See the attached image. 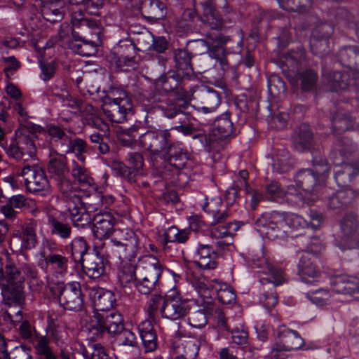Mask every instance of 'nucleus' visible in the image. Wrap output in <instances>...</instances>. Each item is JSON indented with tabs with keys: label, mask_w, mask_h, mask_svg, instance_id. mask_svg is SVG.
<instances>
[{
	"label": "nucleus",
	"mask_w": 359,
	"mask_h": 359,
	"mask_svg": "<svg viewBox=\"0 0 359 359\" xmlns=\"http://www.w3.org/2000/svg\"><path fill=\"white\" fill-rule=\"evenodd\" d=\"M183 76L178 72L169 71L156 80L155 87L166 93L174 92L176 95H181L183 92L181 86Z\"/></svg>",
	"instance_id": "393cba45"
},
{
	"label": "nucleus",
	"mask_w": 359,
	"mask_h": 359,
	"mask_svg": "<svg viewBox=\"0 0 359 359\" xmlns=\"http://www.w3.org/2000/svg\"><path fill=\"white\" fill-rule=\"evenodd\" d=\"M4 281L3 283L16 286H24L27 278L29 287L34 291H39L43 286V281L38 278V271L30 263L8 264L5 266Z\"/></svg>",
	"instance_id": "f257e3e1"
},
{
	"label": "nucleus",
	"mask_w": 359,
	"mask_h": 359,
	"mask_svg": "<svg viewBox=\"0 0 359 359\" xmlns=\"http://www.w3.org/2000/svg\"><path fill=\"white\" fill-rule=\"evenodd\" d=\"M42 128L40 126L29 123L15 132V140L25 155L32 157L35 154L36 133L40 132Z\"/></svg>",
	"instance_id": "f3484780"
},
{
	"label": "nucleus",
	"mask_w": 359,
	"mask_h": 359,
	"mask_svg": "<svg viewBox=\"0 0 359 359\" xmlns=\"http://www.w3.org/2000/svg\"><path fill=\"white\" fill-rule=\"evenodd\" d=\"M71 22L73 37L100 41L101 29L96 20L86 17L81 11L77 10L71 14Z\"/></svg>",
	"instance_id": "20e7f679"
},
{
	"label": "nucleus",
	"mask_w": 359,
	"mask_h": 359,
	"mask_svg": "<svg viewBox=\"0 0 359 359\" xmlns=\"http://www.w3.org/2000/svg\"><path fill=\"white\" fill-rule=\"evenodd\" d=\"M138 331L145 351H154L157 346V337L151 321L145 320L140 323Z\"/></svg>",
	"instance_id": "58836bf2"
},
{
	"label": "nucleus",
	"mask_w": 359,
	"mask_h": 359,
	"mask_svg": "<svg viewBox=\"0 0 359 359\" xmlns=\"http://www.w3.org/2000/svg\"><path fill=\"white\" fill-rule=\"evenodd\" d=\"M226 4V0H210L205 5L203 21L210 29L218 30L222 27L223 22L217 8L224 7Z\"/></svg>",
	"instance_id": "b1692460"
},
{
	"label": "nucleus",
	"mask_w": 359,
	"mask_h": 359,
	"mask_svg": "<svg viewBox=\"0 0 359 359\" xmlns=\"http://www.w3.org/2000/svg\"><path fill=\"white\" fill-rule=\"evenodd\" d=\"M59 292V302L65 309L70 311H78L83 306V294L81 285L78 282H72L57 286Z\"/></svg>",
	"instance_id": "f8f14e48"
},
{
	"label": "nucleus",
	"mask_w": 359,
	"mask_h": 359,
	"mask_svg": "<svg viewBox=\"0 0 359 359\" xmlns=\"http://www.w3.org/2000/svg\"><path fill=\"white\" fill-rule=\"evenodd\" d=\"M200 346L201 341L197 338L189 337L180 339L175 344L176 355L172 359H196Z\"/></svg>",
	"instance_id": "bb28decb"
},
{
	"label": "nucleus",
	"mask_w": 359,
	"mask_h": 359,
	"mask_svg": "<svg viewBox=\"0 0 359 359\" xmlns=\"http://www.w3.org/2000/svg\"><path fill=\"white\" fill-rule=\"evenodd\" d=\"M304 60V53L302 50L290 51L283 56V62L290 71L297 73L299 65Z\"/></svg>",
	"instance_id": "69168bd1"
},
{
	"label": "nucleus",
	"mask_w": 359,
	"mask_h": 359,
	"mask_svg": "<svg viewBox=\"0 0 359 359\" xmlns=\"http://www.w3.org/2000/svg\"><path fill=\"white\" fill-rule=\"evenodd\" d=\"M191 97L202 106L198 110L204 114L215 111L220 104L219 94L214 89L205 86H195L191 90Z\"/></svg>",
	"instance_id": "dca6fc26"
},
{
	"label": "nucleus",
	"mask_w": 359,
	"mask_h": 359,
	"mask_svg": "<svg viewBox=\"0 0 359 359\" xmlns=\"http://www.w3.org/2000/svg\"><path fill=\"white\" fill-rule=\"evenodd\" d=\"M74 11L73 8L65 5L64 1L59 0L44 6L42 10V15L44 19L53 23L62 20L67 12L72 14Z\"/></svg>",
	"instance_id": "4c0bfd02"
},
{
	"label": "nucleus",
	"mask_w": 359,
	"mask_h": 359,
	"mask_svg": "<svg viewBox=\"0 0 359 359\" xmlns=\"http://www.w3.org/2000/svg\"><path fill=\"white\" fill-rule=\"evenodd\" d=\"M190 306L187 299H182L180 294L172 292L165 297L163 306L161 308V316L163 318L175 320L184 316Z\"/></svg>",
	"instance_id": "4468645a"
},
{
	"label": "nucleus",
	"mask_w": 359,
	"mask_h": 359,
	"mask_svg": "<svg viewBox=\"0 0 359 359\" xmlns=\"http://www.w3.org/2000/svg\"><path fill=\"white\" fill-rule=\"evenodd\" d=\"M115 336V343L118 346L137 347L138 345L137 338L131 330L125 329L124 327Z\"/></svg>",
	"instance_id": "0e129e2a"
},
{
	"label": "nucleus",
	"mask_w": 359,
	"mask_h": 359,
	"mask_svg": "<svg viewBox=\"0 0 359 359\" xmlns=\"http://www.w3.org/2000/svg\"><path fill=\"white\" fill-rule=\"evenodd\" d=\"M4 303L8 306H21L25 302V287L1 283L0 285Z\"/></svg>",
	"instance_id": "473e14b6"
},
{
	"label": "nucleus",
	"mask_w": 359,
	"mask_h": 359,
	"mask_svg": "<svg viewBox=\"0 0 359 359\" xmlns=\"http://www.w3.org/2000/svg\"><path fill=\"white\" fill-rule=\"evenodd\" d=\"M95 312L105 313L111 311L115 303V297L112 292L102 287L92 288L90 292Z\"/></svg>",
	"instance_id": "a878e982"
},
{
	"label": "nucleus",
	"mask_w": 359,
	"mask_h": 359,
	"mask_svg": "<svg viewBox=\"0 0 359 359\" xmlns=\"http://www.w3.org/2000/svg\"><path fill=\"white\" fill-rule=\"evenodd\" d=\"M138 276L143 278L156 279L157 281H159L163 266L156 257L150 255L144 257L138 266Z\"/></svg>",
	"instance_id": "2f4dec72"
},
{
	"label": "nucleus",
	"mask_w": 359,
	"mask_h": 359,
	"mask_svg": "<svg viewBox=\"0 0 359 359\" xmlns=\"http://www.w3.org/2000/svg\"><path fill=\"white\" fill-rule=\"evenodd\" d=\"M137 11L143 9L147 14V18L153 20H160L166 15V6L159 0H142V4L139 9L133 7Z\"/></svg>",
	"instance_id": "a18cd8bd"
},
{
	"label": "nucleus",
	"mask_w": 359,
	"mask_h": 359,
	"mask_svg": "<svg viewBox=\"0 0 359 359\" xmlns=\"http://www.w3.org/2000/svg\"><path fill=\"white\" fill-rule=\"evenodd\" d=\"M67 149H63L64 153H74L81 163L85 162L86 158L83 154L87 151V143L86 141L80 138L75 140L70 138V142L69 144L67 145Z\"/></svg>",
	"instance_id": "338daca9"
},
{
	"label": "nucleus",
	"mask_w": 359,
	"mask_h": 359,
	"mask_svg": "<svg viewBox=\"0 0 359 359\" xmlns=\"http://www.w3.org/2000/svg\"><path fill=\"white\" fill-rule=\"evenodd\" d=\"M353 123V118L342 109H337L332 118V129L335 135H339L351 129Z\"/></svg>",
	"instance_id": "c03bdc74"
},
{
	"label": "nucleus",
	"mask_w": 359,
	"mask_h": 359,
	"mask_svg": "<svg viewBox=\"0 0 359 359\" xmlns=\"http://www.w3.org/2000/svg\"><path fill=\"white\" fill-rule=\"evenodd\" d=\"M205 36L206 40L201 39L197 41V46L201 48L203 52L210 51V55L219 60L224 69V66L228 65V62L225 58L226 50L220 45L223 42L222 37L218 33L207 32Z\"/></svg>",
	"instance_id": "a211bd4d"
},
{
	"label": "nucleus",
	"mask_w": 359,
	"mask_h": 359,
	"mask_svg": "<svg viewBox=\"0 0 359 359\" xmlns=\"http://www.w3.org/2000/svg\"><path fill=\"white\" fill-rule=\"evenodd\" d=\"M64 196L67 201L68 211L73 224L79 228H84L90 224L92 219L89 212L95 211L97 209L91 205L84 208L81 197L76 194V191Z\"/></svg>",
	"instance_id": "9d476101"
},
{
	"label": "nucleus",
	"mask_w": 359,
	"mask_h": 359,
	"mask_svg": "<svg viewBox=\"0 0 359 359\" xmlns=\"http://www.w3.org/2000/svg\"><path fill=\"white\" fill-rule=\"evenodd\" d=\"M289 205L293 207L301 208L305 203L312 204L315 201V198H311L309 194H305L302 190H299L294 185L287 186L284 191L283 199Z\"/></svg>",
	"instance_id": "e433bc0d"
},
{
	"label": "nucleus",
	"mask_w": 359,
	"mask_h": 359,
	"mask_svg": "<svg viewBox=\"0 0 359 359\" xmlns=\"http://www.w3.org/2000/svg\"><path fill=\"white\" fill-rule=\"evenodd\" d=\"M330 283L336 293L350 295L359 293V276H337L332 278Z\"/></svg>",
	"instance_id": "cd10ccee"
},
{
	"label": "nucleus",
	"mask_w": 359,
	"mask_h": 359,
	"mask_svg": "<svg viewBox=\"0 0 359 359\" xmlns=\"http://www.w3.org/2000/svg\"><path fill=\"white\" fill-rule=\"evenodd\" d=\"M174 58L176 67L182 72L184 76H189L193 74V68L191 65V55L187 50L177 49L174 52Z\"/></svg>",
	"instance_id": "5fc2aeb1"
},
{
	"label": "nucleus",
	"mask_w": 359,
	"mask_h": 359,
	"mask_svg": "<svg viewBox=\"0 0 359 359\" xmlns=\"http://www.w3.org/2000/svg\"><path fill=\"white\" fill-rule=\"evenodd\" d=\"M341 230L342 233L341 240L344 246L339 245V248L344 251L346 247L348 249L359 248V241L353 238L355 231L358 228V220L353 213L346 215L341 222Z\"/></svg>",
	"instance_id": "6ab92c4d"
},
{
	"label": "nucleus",
	"mask_w": 359,
	"mask_h": 359,
	"mask_svg": "<svg viewBox=\"0 0 359 359\" xmlns=\"http://www.w3.org/2000/svg\"><path fill=\"white\" fill-rule=\"evenodd\" d=\"M101 313L104 317V323L107 332L114 335L123 329V319L120 313L111 310Z\"/></svg>",
	"instance_id": "603ef678"
},
{
	"label": "nucleus",
	"mask_w": 359,
	"mask_h": 359,
	"mask_svg": "<svg viewBox=\"0 0 359 359\" xmlns=\"http://www.w3.org/2000/svg\"><path fill=\"white\" fill-rule=\"evenodd\" d=\"M88 245L82 237L75 238L71 243V255L76 262H82L85 260L84 256L87 254Z\"/></svg>",
	"instance_id": "e2e57ef3"
},
{
	"label": "nucleus",
	"mask_w": 359,
	"mask_h": 359,
	"mask_svg": "<svg viewBox=\"0 0 359 359\" xmlns=\"http://www.w3.org/2000/svg\"><path fill=\"white\" fill-rule=\"evenodd\" d=\"M171 134L168 130H147L139 136L140 145L152 154H158L168 147Z\"/></svg>",
	"instance_id": "ddd939ff"
},
{
	"label": "nucleus",
	"mask_w": 359,
	"mask_h": 359,
	"mask_svg": "<svg viewBox=\"0 0 359 359\" xmlns=\"http://www.w3.org/2000/svg\"><path fill=\"white\" fill-rule=\"evenodd\" d=\"M107 248L108 257L119 259H127V251L133 252L139 248L137 236L132 230H127L123 241L111 239Z\"/></svg>",
	"instance_id": "2eb2a0df"
},
{
	"label": "nucleus",
	"mask_w": 359,
	"mask_h": 359,
	"mask_svg": "<svg viewBox=\"0 0 359 359\" xmlns=\"http://www.w3.org/2000/svg\"><path fill=\"white\" fill-rule=\"evenodd\" d=\"M355 196V193L351 188L341 189L328 197L327 205L330 209H341L346 207Z\"/></svg>",
	"instance_id": "a19ab883"
},
{
	"label": "nucleus",
	"mask_w": 359,
	"mask_h": 359,
	"mask_svg": "<svg viewBox=\"0 0 359 359\" xmlns=\"http://www.w3.org/2000/svg\"><path fill=\"white\" fill-rule=\"evenodd\" d=\"M20 175L24 177L27 190L32 194L46 196L50 191V186L46 172L37 165L25 166Z\"/></svg>",
	"instance_id": "0eeeda50"
},
{
	"label": "nucleus",
	"mask_w": 359,
	"mask_h": 359,
	"mask_svg": "<svg viewBox=\"0 0 359 359\" xmlns=\"http://www.w3.org/2000/svg\"><path fill=\"white\" fill-rule=\"evenodd\" d=\"M309 246L308 250L304 252L297 264L298 274L302 280L306 283L317 281L320 275V271L316 264L317 254L320 252L321 246L313 244Z\"/></svg>",
	"instance_id": "423d86ee"
},
{
	"label": "nucleus",
	"mask_w": 359,
	"mask_h": 359,
	"mask_svg": "<svg viewBox=\"0 0 359 359\" xmlns=\"http://www.w3.org/2000/svg\"><path fill=\"white\" fill-rule=\"evenodd\" d=\"M50 271L54 277L65 276L69 269V259L63 254L54 252L49 253Z\"/></svg>",
	"instance_id": "49530a36"
},
{
	"label": "nucleus",
	"mask_w": 359,
	"mask_h": 359,
	"mask_svg": "<svg viewBox=\"0 0 359 359\" xmlns=\"http://www.w3.org/2000/svg\"><path fill=\"white\" fill-rule=\"evenodd\" d=\"M189 233L190 231L187 229H179L176 226H172L163 233L161 243L164 245L168 243H184L188 240Z\"/></svg>",
	"instance_id": "bf43d9fd"
},
{
	"label": "nucleus",
	"mask_w": 359,
	"mask_h": 359,
	"mask_svg": "<svg viewBox=\"0 0 359 359\" xmlns=\"http://www.w3.org/2000/svg\"><path fill=\"white\" fill-rule=\"evenodd\" d=\"M117 53L119 55L118 65L123 68L124 67L135 69V47L130 42L121 43L117 48Z\"/></svg>",
	"instance_id": "de8ad7c7"
},
{
	"label": "nucleus",
	"mask_w": 359,
	"mask_h": 359,
	"mask_svg": "<svg viewBox=\"0 0 359 359\" xmlns=\"http://www.w3.org/2000/svg\"><path fill=\"white\" fill-rule=\"evenodd\" d=\"M294 163V159L285 149H278L273 154L272 167L273 172L276 173L283 174L288 172Z\"/></svg>",
	"instance_id": "79ce46f5"
},
{
	"label": "nucleus",
	"mask_w": 359,
	"mask_h": 359,
	"mask_svg": "<svg viewBox=\"0 0 359 359\" xmlns=\"http://www.w3.org/2000/svg\"><path fill=\"white\" fill-rule=\"evenodd\" d=\"M258 231L269 239H284L287 229L284 222V214L278 212L264 213L257 219Z\"/></svg>",
	"instance_id": "f03ea898"
},
{
	"label": "nucleus",
	"mask_w": 359,
	"mask_h": 359,
	"mask_svg": "<svg viewBox=\"0 0 359 359\" xmlns=\"http://www.w3.org/2000/svg\"><path fill=\"white\" fill-rule=\"evenodd\" d=\"M233 130V124L228 114L218 117L214 122L213 136L217 139H224L229 137Z\"/></svg>",
	"instance_id": "3c124183"
},
{
	"label": "nucleus",
	"mask_w": 359,
	"mask_h": 359,
	"mask_svg": "<svg viewBox=\"0 0 359 359\" xmlns=\"http://www.w3.org/2000/svg\"><path fill=\"white\" fill-rule=\"evenodd\" d=\"M313 133L309 126L303 124L298 127L293 135L295 148L299 151L311 150L313 147Z\"/></svg>",
	"instance_id": "ea45409f"
},
{
	"label": "nucleus",
	"mask_w": 359,
	"mask_h": 359,
	"mask_svg": "<svg viewBox=\"0 0 359 359\" xmlns=\"http://www.w3.org/2000/svg\"><path fill=\"white\" fill-rule=\"evenodd\" d=\"M332 30L330 25H323L313 32L310 46L313 54L322 57L328 51V39L332 34Z\"/></svg>",
	"instance_id": "5701e85b"
},
{
	"label": "nucleus",
	"mask_w": 359,
	"mask_h": 359,
	"mask_svg": "<svg viewBox=\"0 0 359 359\" xmlns=\"http://www.w3.org/2000/svg\"><path fill=\"white\" fill-rule=\"evenodd\" d=\"M133 104L123 101L122 104L104 102L102 110L105 116L111 122L121 123L127 119V116L131 112Z\"/></svg>",
	"instance_id": "c85d7f7f"
},
{
	"label": "nucleus",
	"mask_w": 359,
	"mask_h": 359,
	"mask_svg": "<svg viewBox=\"0 0 359 359\" xmlns=\"http://www.w3.org/2000/svg\"><path fill=\"white\" fill-rule=\"evenodd\" d=\"M135 269L133 264L128 262L121 266L118 272V280L122 287L130 288L133 285L135 286L137 278Z\"/></svg>",
	"instance_id": "4d7b16f0"
},
{
	"label": "nucleus",
	"mask_w": 359,
	"mask_h": 359,
	"mask_svg": "<svg viewBox=\"0 0 359 359\" xmlns=\"http://www.w3.org/2000/svg\"><path fill=\"white\" fill-rule=\"evenodd\" d=\"M210 287L217 295L218 300L224 304H230L236 301V294L233 289L226 283L212 280Z\"/></svg>",
	"instance_id": "8fccbe9b"
},
{
	"label": "nucleus",
	"mask_w": 359,
	"mask_h": 359,
	"mask_svg": "<svg viewBox=\"0 0 359 359\" xmlns=\"http://www.w3.org/2000/svg\"><path fill=\"white\" fill-rule=\"evenodd\" d=\"M194 259L195 264L203 269H214L217 265L216 255L209 245H199Z\"/></svg>",
	"instance_id": "72a5a7b5"
},
{
	"label": "nucleus",
	"mask_w": 359,
	"mask_h": 359,
	"mask_svg": "<svg viewBox=\"0 0 359 359\" xmlns=\"http://www.w3.org/2000/svg\"><path fill=\"white\" fill-rule=\"evenodd\" d=\"M165 149L169 155L168 163L170 165L177 170H180L185 166L187 161V156L182 148L170 144L169 142Z\"/></svg>",
	"instance_id": "13d9d810"
},
{
	"label": "nucleus",
	"mask_w": 359,
	"mask_h": 359,
	"mask_svg": "<svg viewBox=\"0 0 359 359\" xmlns=\"http://www.w3.org/2000/svg\"><path fill=\"white\" fill-rule=\"evenodd\" d=\"M88 332L91 334L93 339H98L107 332L106 327L104 323V317L101 313L94 312L93 316L87 327Z\"/></svg>",
	"instance_id": "680f3d73"
},
{
	"label": "nucleus",
	"mask_w": 359,
	"mask_h": 359,
	"mask_svg": "<svg viewBox=\"0 0 359 359\" xmlns=\"http://www.w3.org/2000/svg\"><path fill=\"white\" fill-rule=\"evenodd\" d=\"M87 276L96 279L105 273V265L103 259L96 253L87 255L85 260L81 262Z\"/></svg>",
	"instance_id": "f704fd0d"
},
{
	"label": "nucleus",
	"mask_w": 359,
	"mask_h": 359,
	"mask_svg": "<svg viewBox=\"0 0 359 359\" xmlns=\"http://www.w3.org/2000/svg\"><path fill=\"white\" fill-rule=\"evenodd\" d=\"M48 134L50 140L55 146L63 152V149H68L67 145L70 142V137L65 130L58 126L50 125L48 127Z\"/></svg>",
	"instance_id": "6e6d98bb"
},
{
	"label": "nucleus",
	"mask_w": 359,
	"mask_h": 359,
	"mask_svg": "<svg viewBox=\"0 0 359 359\" xmlns=\"http://www.w3.org/2000/svg\"><path fill=\"white\" fill-rule=\"evenodd\" d=\"M48 171L50 177L56 182L57 186L63 196L69 195L75 191L73 184L67 178L69 168L64 155L57 153L50 154Z\"/></svg>",
	"instance_id": "7ed1b4c3"
},
{
	"label": "nucleus",
	"mask_w": 359,
	"mask_h": 359,
	"mask_svg": "<svg viewBox=\"0 0 359 359\" xmlns=\"http://www.w3.org/2000/svg\"><path fill=\"white\" fill-rule=\"evenodd\" d=\"M48 223L52 235L64 240L71 237L72 226L69 223L63 222L52 215H48Z\"/></svg>",
	"instance_id": "864d4df0"
},
{
	"label": "nucleus",
	"mask_w": 359,
	"mask_h": 359,
	"mask_svg": "<svg viewBox=\"0 0 359 359\" xmlns=\"http://www.w3.org/2000/svg\"><path fill=\"white\" fill-rule=\"evenodd\" d=\"M351 72H323V76L332 91L346 90L353 84Z\"/></svg>",
	"instance_id": "7c9ffc66"
},
{
	"label": "nucleus",
	"mask_w": 359,
	"mask_h": 359,
	"mask_svg": "<svg viewBox=\"0 0 359 359\" xmlns=\"http://www.w3.org/2000/svg\"><path fill=\"white\" fill-rule=\"evenodd\" d=\"M76 350L84 359H111L104 347L99 343L88 342L85 345L79 342Z\"/></svg>",
	"instance_id": "37998d69"
},
{
	"label": "nucleus",
	"mask_w": 359,
	"mask_h": 359,
	"mask_svg": "<svg viewBox=\"0 0 359 359\" xmlns=\"http://www.w3.org/2000/svg\"><path fill=\"white\" fill-rule=\"evenodd\" d=\"M85 111L89 115L88 119L91 121L90 124H92L103 133V134H100L99 133L91 134L90 135V142L97 145V149L100 154H108L110 151V147L107 142L110 134L109 125L97 115V109L92 105H86Z\"/></svg>",
	"instance_id": "1a4fd4ad"
},
{
	"label": "nucleus",
	"mask_w": 359,
	"mask_h": 359,
	"mask_svg": "<svg viewBox=\"0 0 359 359\" xmlns=\"http://www.w3.org/2000/svg\"><path fill=\"white\" fill-rule=\"evenodd\" d=\"M33 346L39 359H74V355L66 349H61L55 355L50 346V340L46 336H37Z\"/></svg>",
	"instance_id": "412c9836"
},
{
	"label": "nucleus",
	"mask_w": 359,
	"mask_h": 359,
	"mask_svg": "<svg viewBox=\"0 0 359 359\" xmlns=\"http://www.w3.org/2000/svg\"><path fill=\"white\" fill-rule=\"evenodd\" d=\"M338 57L344 66H351V61L355 59L359 62V48L354 46L344 47L339 51Z\"/></svg>",
	"instance_id": "774afa93"
},
{
	"label": "nucleus",
	"mask_w": 359,
	"mask_h": 359,
	"mask_svg": "<svg viewBox=\"0 0 359 359\" xmlns=\"http://www.w3.org/2000/svg\"><path fill=\"white\" fill-rule=\"evenodd\" d=\"M276 334L280 341L276 343L270 353L271 358H276L278 352L292 351L300 349L304 344L303 338L294 330L280 325L276 330Z\"/></svg>",
	"instance_id": "9b49d317"
},
{
	"label": "nucleus",
	"mask_w": 359,
	"mask_h": 359,
	"mask_svg": "<svg viewBox=\"0 0 359 359\" xmlns=\"http://www.w3.org/2000/svg\"><path fill=\"white\" fill-rule=\"evenodd\" d=\"M251 266L257 269L262 284L272 283L273 287L282 285L285 281L283 270L273 264L267 257L262 255L255 256L252 258Z\"/></svg>",
	"instance_id": "39448f33"
},
{
	"label": "nucleus",
	"mask_w": 359,
	"mask_h": 359,
	"mask_svg": "<svg viewBox=\"0 0 359 359\" xmlns=\"http://www.w3.org/2000/svg\"><path fill=\"white\" fill-rule=\"evenodd\" d=\"M296 185L301 189L305 194H309L315 201L318 198V192L322 184H318V177L311 169L300 170L294 178Z\"/></svg>",
	"instance_id": "4be33fe9"
},
{
	"label": "nucleus",
	"mask_w": 359,
	"mask_h": 359,
	"mask_svg": "<svg viewBox=\"0 0 359 359\" xmlns=\"http://www.w3.org/2000/svg\"><path fill=\"white\" fill-rule=\"evenodd\" d=\"M38 221L34 219H27L22 226L19 238L21 241V248L25 250L34 248L37 244L36 228Z\"/></svg>",
	"instance_id": "c9c22d12"
},
{
	"label": "nucleus",
	"mask_w": 359,
	"mask_h": 359,
	"mask_svg": "<svg viewBox=\"0 0 359 359\" xmlns=\"http://www.w3.org/2000/svg\"><path fill=\"white\" fill-rule=\"evenodd\" d=\"M72 177L81 187L87 188L94 184V180L89 171L83 165V163H78L75 160L72 161Z\"/></svg>",
	"instance_id": "09e8293b"
},
{
	"label": "nucleus",
	"mask_w": 359,
	"mask_h": 359,
	"mask_svg": "<svg viewBox=\"0 0 359 359\" xmlns=\"http://www.w3.org/2000/svg\"><path fill=\"white\" fill-rule=\"evenodd\" d=\"M146 101L148 104L144 103V106L151 105V108H161L164 116L168 118H173L180 114L192 116L196 109L194 106L184 100L168 101L163 105H159V103L163 101L162 96L156 93H150Z\"/></svg>",
	"instance_id": "6e6552de"
},
{
	"label": "nucleus",
	"mask_w": 359,
	"mask_h": 359,
	"mask_svg": "<svg viewBox=\"0 0 359 359\" xmlns=\"http://www.w3.org/2000/svg\"><path fill=\"white\" fill-rule=\"evenodd\" d=\"M331 167L327 161L318 156H314L313 158V173L318 177V184H323L328 177Z\"/></svg>",
	"instance_id": "052dcab7"
},
{
	"label": "nucleus",
	"mask_w": 359,
	"mask_h": 359,
	"mask_svg": "<svg viewBox=\"0 0 359 359\" xmlns=\"http://www.w3.org/2000/svg\"><path fill=\"white\" fill-rule=\"evenodd\" d=\"M93 232L95 237L102 240L109 238L114 231L116 219L108 212H99L93 219Z\"/></svg>",
	"instance_id": "aec40b11"
},
{
	"label": "nucleus",
	"mask_w": 359,
	"mask_h": 359,
	"mask_svg": "<svg viewBox=\"0 0 359 359\" xmlns=\"http://www.w3.org/2000/svg\"><path fill=\"white\" fill-rule=\"evenodd\" d=\"M46 95L55 102H61L63 106L72 109L77 106L76 101L71 97L67 85L62 80L55 81L47 90Z\"/></svg>",
	"instance_id": "c756f323"
}]
</instances>
